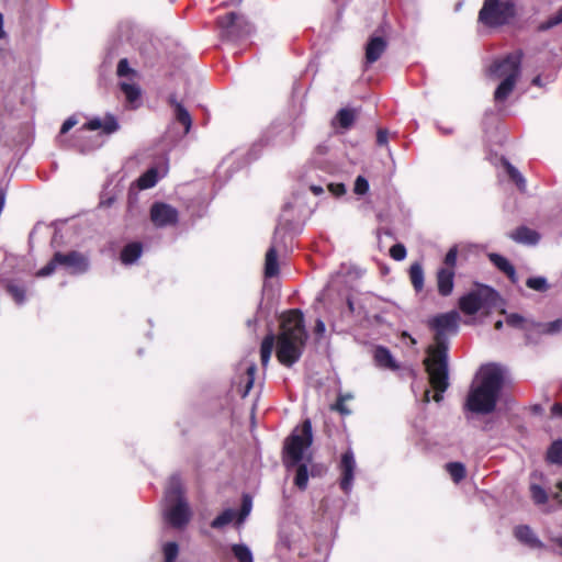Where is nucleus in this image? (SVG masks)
Returning <instances> with one entry per match:
<instances>
[{"label": "nucleus", "instance_id": "obj_1", "mask_svg": "<svg viewBox=\"0 0 562 562\" xmlns=\"http://www.w3.org/2000/svg\"><path fill=\"white\" fill-rule=\"evenodd\" d=\"M428 326L435 331V346L427 350L428 357L424 360L429 383L436 391L434 400L442 401V393L448 389V334H456L459 328V314L456 311L442 313L428 321Z\"/></svg>", "mask_w": 562, "mask_h": 562}, {"label": "nucleus", "instance_id": "obj_2", "mask_svg": "<svg viewBox=\"0 0 562 562\" xmlns=\"http://www.w3.org/2000/svg\"><path fill=\"white\" fill-rule=\"evenodd\" d=\"M280 327L281 331L278 338L273 334H269L261 342L260 358L263 367H267L270 361L276 340L277 358L285 367H292L303 353L308 337L303 313L300 310H291L283 314Z\"/></svg>", "mask_w": 562, "mask_h": 562}, {"label": "nucleus", "instance_id": "obj_3", "mask_svg": "<svg viewBox=\"0 0 562 562\" xmlns=\"http://www.w3.org/2000/svg\"><path fill=\"white\" fill-rule=\"evenodd\" d=\"M505 379L501 366H482L470 389L464 407L475 414H490L495 409Z\"/></svg>", "mask_w": 562, "mask_h": 562}, {"label": "nucleus", "instance_id": "obj_4", "mask_svg": "<svg viewBox=\"0 0 562 562\" xmlns=\"http://www.w3.org/2000/svg\"><path fill=\"white\" fill-rule=\"evenodd\" d=\"M313 441L312 424L305 419L300 427H296L290 437L286 438L283 448V462L290 469L297 465L294 484L300 490H305L308 482L306 464H300L304 460V453Z\"/></svg>", "mask_w": 562, "mask_h": 562}, {"label": "nucleus", "instance_id": "obj_5", "mask_svg": "<svg viewBox=\"0 0 562 562\" xmlns=\"http://www.w3.org/2000/svg\"><path fill=\"white\" fill-rule=\"evenodd\" d=\"M499 294L487 285H482L463 295L459 300L460 310L468 315H473L481 310L490 311L499 305Z\"/></svg>", "mask_w": 562, "mask_h": 562}, {"label": "nucleus", "instance_id": "obj_6", "mask_svg": "<svg viewBox=\"0 0 562 562\" xmlns=\"http://www.w3.org/2000/svg\"><path fill=\"white\" fill-rule=\"evenodd\" d=\"M57 267H63L72 274H81L88 270L89 260L83 254L78 251H69L67 254L57 251L50 261L37 271L36 276L48 277Z\"/></svg>", "mask_w": 562, "mask_h": 562}, {"label": "nucleus", "instance_id": "obj_7", "mask_svg": "<svg viewBox=\"0 0 562 562\" xmlns=\"http://www.w3.org/2000/svg\"><path fill=\"white\" fill-rule=\"evenodd\" d=\"M515 15L512 0H484L479 12V21L487 26H499L509 22Z\"/></svg>", "mask_w": 562, "mask_h": 562}, {"label": "nucleus", "instance_id": "obj_8", "mask_svg": "<svg viewBox=\"0 0 562 562\" xmlns=\"http://www.w3.org/2000/svg\"><path fill=\"white\" fill-rule=\"evenodd\" d=\"M522 53L515 52L508 54L503 59L496 60L490 68L491 76L505 79L510 78L518 79L520 76V64H521Z\"/></svg>", "mask_w": 562, "mask_h": 562}, {"label": "nucleus", "instance_id": "obj_9", "mask_svg": "<svg viewBox=\"0 0 562 562\" xmlns=\"http://www.w3.org/2000/svg\"><path fill=\"white\" fill-rule=\"evenodd\" d=\"M191 512L186 499L166 503L165 518L176 528H181L190 520Z\"/></svg>", "mask_w": 562, "mask_h": 562}, {"label": "nucleus", "instance_id": "obj_10", "mask_svg": "<svg viewBox=\"0 0 562 562\" xmlns=\"http://www.w3.org/2000/svg\"><path fill=\"white\" fill-rule=\"evenodd\" d=\"M150 220L158 227L173 225L178 222V211L166 203H155L150 209Z\"/></svg>", "mask_w": 562, "mask_h": 562}, {"label": "nucleus", "instance_id": "obj_11", "mask_svg": "<svg viewBox=\"0 0 562 562\" xmlns=\"http://www.w3.org/2000/svg\"><path fill=\"white\" fill-rule=\"evenodd\" d=\"M339 467L341 471L340 487L348 494L352 487L356 470V460L352 450L349 449L341 456Z\"/></svg>", "mask_w": 562, "mask_h": 562}, {"label": "nucleus", "instance_id": "obj_12", "mask_svg": "<svg viewBox=\"0 0 562 562\" xmlns=\"http://www.w3.org/2000/svg\"><path fill=\"white\" fill-rule=\"evenodd\" d=\"M240 16L235 12H229L217 19V24L221 29V35L227 40H235L239 36L238 26Z\"/></svg>", "mask_w": 562, "mask_h": 562}, {"label": "nucleus", "instance_id": "obj_13", "mask_svg": "<svg viewBox=\"0 0 562 562\" xmlns=\"http://www.w3.org/2000/svg\"><path fill=\"white\" fill-rule=\"evenodd\" d=\"M119 123L116 119L108 114L103 120L99 117H94L90 120L88 123H86L81 130H88V131H97L102 130V132L106 135H110L119 130Z\"/></svg>", "mask_w": 562, "mask_h": 562}, {"label": "nucleus", "instance_id": "obj_14", "mask_svg": "<svg viewBox=\"0 0 562 562\" xmlns=\"http://www.w3.org/2000/svg\"><path fill=\"white\" fill-rule=\"evenodd\" d=\"M373 359L375 366L381 369L391 371H396L400 369L398 363L386 347L376 346L373 351Z\"/></svg>", "mask_w": 562, "mask_h": 562}, {"label": "nucleus", "instance_id": "obj_15", "mask_svg": "<svg viewBox=\"0 0 562 562\" xmlns=\"http://www.w3.org/2000/svg\"><path fill=\"white\" fill-rule=\"evenodd\" d=\"M279 234V228H276L272 245L268 249L266 254V262H265V274L268 278H272L279 273V263H278V249H277V238Z\"/></svg>", "mask_w": 562, "mask_h": 562}, {"label": "nucleus", "instance_id": "obj_16", "mask_svg": "<svg viewBox=\"0 0 562 562\" xmlns=\"http://www.w3.org/2000/svg\"><path fill=\"white\" fill-rule=\"evenodd\" d=\"M386 41L382 36H372L366 46V63H375L386 49Z\"/></svg>", "mask_w": 562, "mask_h": 562}, {"label": "nucleus", "instance_id": "obj_17", "mask_svg": "<svg viewBox=\"0 0 562 562\" xmlns=\"http://www.w3.org/2000/svg\"><path fill=\"white\" fill-rule=\"evenodd\" d=\"M454 286V270L447 268H439L437 271V288L442 296H448L452 293Z\"/></svg>", "mask_w": 562, "mask_h": 562}, {"label": "nucleus", "instance_id": "obj_18", "mask_svg": "<svg viewBox=\"0 0 562 562\" xmlns=\"http://www.w3.org/2000/svg\"><path fill=\"white\" fill-rule=\"evenodd\" d=\"M516 538L524 544L531 549H543V542L536 536L533 530L526 525L517 526L515 528Z\"/></svg>", "mask_w": 562, "mask_h": 562}, {"label": "nucleus", "instance_id": "obj_19", "mask_svg": "<svg viewBox=\"0 0 562 562\" xmlns=\"http://www.w3.org/2000/svg\"><path fill=\"white\" fill-rule=\"evenodd\" d=\"M169 103L173 106V115L177 122L184 127V134H188L192 126V119L188 110L177 101L175 95L169 97Z\"/></svg>", "mask_w": 562, "mask_h": 562}, {"label": "nucleus", "instance_id": "obj_20", "mask_svg": "<svg viewBox=\"0 0 562 562\" xmlns=\"http://www.w3.org/2000/svg\"><path fill=\"white\" fill-rule=\"evenodd\" d=\"M509 237L515 241L525 245H536L540 239V235L536 231L526 226L518 227L509 234Z\"/></svg>", "mask_w": 562, "mask_h": 562}, {"label": "nucleus", "instance_id": "obj_21", "mask_svg": "<svg viewBox=\"0 0 562 562\" xmlns=\"http://www.w3.org/2000/svg\"><path fill=\"white\" fill-rule=\"evenodd\" d=\"M180 499H184L182 483L178 475H172L165 492V501L166 503H172Z\"/></svg>", "mask_w": 562, "mask_h": 562}, {"label": "nucleus", "instance_id": "obj_22", "mask_svg": "<svg viewBox=\"0 0 562 562\" xmlns=\"http://www.w3.org/2000/svg\"><path fill=\"white\" fill-rule=\"evenodd\" d=\"M356 117V110L348 108L340 109L336 116L333 119V125L335 127H340L344 131H347L353 125Z\"/></svg>", "mask_w": 562, "mask_h": 562}, {"label": "nucleus", "instance_id": "obj_23", "mask_svg": "<svg viewBox=\"0 0 562 562\" xmlns=\"http://www.w3.org/2000/svg\"><path fill=\"white\" fill-rule=\"evenodd\" d=\"M491 262L502 272H504L513 282L517 281L516 270L514 266L503 256L498 254H490Z\"/></svg>", "mask_w": 562, "mask_h": 562}, {"label": "nucleus", "instance_id": "obj_24", "mask_svg": "<svg viewBox=\"0 0 562 562\" xmlns=\"http://www.w3.org/2000/svg\"><path fill=\"white\" fill-rule=\"evenodd\" d=\"M530 324L532 325V331H536L540 335H555L562 330L561 318H558L549 323H539L532 321V323Z\"/></svg>", "mask_w": 562, "mask_h": 562}, {"label": "nucleus", "instance_id": "obj_25", "mask_svg": "<svg viewBox=\"0 0 562 562\" xmlns=\"http://www.w3.org/2000/svg\"><path fill=\"white\" fill-rule=\"evenodd\" d=\"M517 80L518 79H513V77L502 79L501 83L498 85V87L496 88V90L494 92L495 101L496 102L505 101L508 98V95L513 92Z\"/></svg>", "mask_w": 562, "mask_h": 562}, {"label": "nucleus", "instance_id": "obj_26", "mask_svg": "<svg viewBox=\"0 0 562 562\" xmlns=\"http://www.w3.org/2000/svg\"><path fill=\"white\" fill-rule=\"evenodd\" d=\"M409 280L416 292L424 289L425 274L423 266L419 262H414L409 268Z\"/></svg>", "mask_w": 562, "mask_h": 562}, {"label": "nucleus", "instance_id": "obj_27", "mask_svg": "<svg viewBox=\"0 0 562 562\" xmlns=\"http://www.w3.org/2000/svg\"><path fill=\"white\" fill-rule=\"evenodd\" d=\"M506 323L512 327L524 329L527 338H529L532 333V325L530 324L532 319L525 318L519 314L513 313L507 315Z\"/></svg>", "mask_w": 562, "mask_h": 562}, {"label": "nucleus", "instance_id": "obj_28", "mask_svg": "<svg viewBox=\"0 0 562 562\" xmlns=\"http://www.w3.org/2000/svg\"><path fill=\"white\" fill-rule=\"evenodd\" d=\"M142 250L143 248L139 243H132L126 245L121 252L122 262L125 265L135 262L140 257Z\"/></svg>", "mask_w": 562, "mask_h": 562}, {"label": "nucleus", "instance_id": "obj_29", "mask_svg": "<svg viewBox=\"0 0 562 562\" xmlns=\"http://www.w3.org/2000/svg\"><path fill=\"white\" fill-rule=\"evenodd\" d=\"M159 178L158 169L151 167L137 179V187L140 190L153 188L158 182Z\"/></svg>", "mask_w": 562, "mask_h": 562}, {"label": "nucleus", "instance_id": "obj_30", "mask_svg": "<svg viewBox=\"0 0 562 562\" xmlns=\"http://www.w3.org/2000/svg\"><path fill=\"white\" fill-rule=\"evenodd\" d=\"M121 90L124 93L125 99L128 102V104L133 108H136L137 106L136 102H138L139 97H140L139 87L134 83L122 82Z\"/></svg>", "mask_w": 562, "mask_h": 562}, {"label": "nucleus", "instance_id": "obj_31", "mask_svg": "<svg viewBox=\"0 0 562 562\" xmlns=\"http://www.w3.org/2000/svg\"><path fill=\"white\" fill-rule=\"evenodd\" d=\"M502 161H503V165H504L509 178L516 183V186L518 187V189L520 191H525V189H526L525 177L508 160L503 159Z\"/></svg>", "mask_w": 562, "mask_h": 562}, {"label": "nucleus", "instance_id": "obj_32", "mask_svg": "<svg viewBox=\"0 0 562 562\" xmlns=\"http://www.w3.org/2000/svg\"><path fill=\"white\" fill-rule=\"evenodd\" d=\"M7 292L12 296L16 304L22 305L26 300V290L24 286L14 282H8L5 285Z\"/></svg>", "mask_w": 562, "mask_h": 562}, {"label": "nucleus", "instance_id": "obj_33", "mask_svg": "<svg viewBox=\"0 0 562 562\" xmlns=\"http://www.w3.org/2000/svg\"><path fill=\"white\" fill-rule=\"evenodd\" d=\"M236 517V512L234 509H225L221 515L214 518L211 522V527L214 529H222L228 524H231Z\"/></svg>", "mask_w": 562, "mask_h": 562}, {"label": "nucleus", "instance_id": "obj_34", "mask_svg": "<svg viewBox=\"0 0 562 562\" xmlns=\"http://www.w3.org/2000/svg\"><path fill=\"white\" fill-rule=\"evenodd\" d=\"M448 473L450 474L451 479L459 483L465 477V467L461 462H450L446 465Z\"/></svg>", "mask_w": 562, "mask_h": 562}, {"label": "nucleus", "instance_id": "obj_35", "mask_svg": "<svg viewBox=\"0 0 562 562\" xmlns=\"http://www.w3.org/2000/svg\"><path fill=\"white\" fill-rule=\"evenodd\" d=\"M232 551L239 562H254L252 553L246 544H234Z\"/></svg>", "mask_w": 562, "mask_h": 562}, {"label": "nucleus", "instance_id": "obj_36", "mask_svg": "<svg viewBox=\"0 0 562 562\" xmlns=\"http://www.w3.org/2000/svg\"><path fill=\"white\" fill-rule=\"evenodd\" d=\"M548 460L551 463L562 465V441H554L548 450Z\"/></svg>", "mask_w": 562, "mask_h": 562}, {"label": "nucleus", "instance_id": "obj_37", "mask_svg": "<svg viewBox=\"0 0 562 562\" xmlns=\"http://www.w3.org/2000/svg\"><path fill=\"white\" fill-rule=\"evenodd\" d=\"M526 285L537 292H546L549 290V283L544 277H531L526 281Z\"/></svg>", "mask_w": 562, "mask_h": 562}, {"label": "nucleus", "instance_id": "obj_38", "mask_svg": "<svg viewBox=\"0 0 562 562\" xmlns=\"http://www.w3.org/2000/svg\"><path fill=\"white\" fill-rule=\"evenodd\" d=\"M531 498L537 505H543L548 502V493L540 485L531 484L530 486Z\"/></svg>", "mask_w": 562, "mask_h": 562}, {"label": "nucleus", "instance_id": "obj_39", "mask_svg": "<svg viewBox=\"0 0 562 562\" xmlns=\"http://www.w3.org/2000/svg\"><path fill=\"white\" fill-rule=\"evenodd\" d=\"M162 553L165 562H175L179 553V547L173 541L167 542L162 547Z\"/></svg>", "mask_w": 562, "mask_h": 562}, {"label": "nucleus", "instance_id": "obj_40", "mask_svg": "<svg viewBox=\"0 0 562 562\" xmlns=\"http://www.w3.org/2000/svg\"><path fill=\"white\" fill-rule=\"evenodd\" d=\"M252 507L251 498L248 495L243 497L241 508L238 513V522L241 524L250 514Z\"/></svg>", "mask_w": 562, "mask_h": 562}, {"label": "nucleus", "instance_id": "obj_41", "mask_svg": "<svg viewBox=\"0 0 562 562\" xmlns=\"http://www.w3.org/2000/svg\"><path fill=\"white\" fill-rule=\"evenodd\" d=\"M457 258H458V247L453 246L451 247L448 252L445 256L443 263L445 268L454 270V267L457 265Z\"/></svg>", "mask_w": 562, "mask_h": 562}, {"label": "nucleus", "instance_id": "obj_42", "mask_svg": "<svg viewBox=\"0 0 562 562\" xmlns=\"http://www.w3.org/2000/svg\"><path fill=\"white\" fill-rule=\"evenodd\" d=\"M407 251L403 244H395L390 248V256L396 260L402 261L406 258Z\"/></svg>", "mask_w": 562, "mask_h": 562}, {"label": "nucleus", "instance_id": "obj_43", "mask_svg": "<svg viewBox=\"0 0 562 562\" xmlns=\"http://www.w3.org/2000/svg\"><path fill=\"white\" fill-rule=\"evenodd\" d=\"M560 23H562V7L540 25V30H549Z\"/></svg>", "mask_w": 562, "mask_h": 562}, {"label": "nucleus", "instance_id": "obj_44", "mask_svg": "<svg viewBox=\"0 0 562 562\" xmlns=\"http://www.w3.org/2000/svg\"><path fill=\"white\" fill-rule=\"evenodd\" d=\"M353 191L358 195H363L369 191V182L363 176L356 178Z\"/></svg>", "mask_w": 562, "mask_h": 562}, {"label": "nucleus", "instance_id": "obj_45", "mask_svg": "<svg viewBox=\"0 0 562 562\" xmlns=\"http://www.w3.org/2000/svg\"><path fill=\"white\" fill-rule=\"evenodd\" d=\"M246 372H247L246 390L243 393V396H246L248 394L249 390L252 387V384L255 381L256 364L255 363L247 364Z\"/></svg>", "mask_w": 562, "mask_h": 562}, {"label": "nucleus", "instance_id": "obj_46", "mask_svg": "<svg viewBox=\"0 0 562 562\" xmlns=\"http://www.w3.org/2000/svg\"><path fill=\"white\" fill-rule=\"evenodd\" d=\"M278 549L291 551L293 550V541L289 538V536L282 530L279 535Z\"/></svg>", "mask_w": 562, "mask_h": 562}, {"label": "nucleus", "instance_id": "obj_47", "mask_svg": "<svg viewBox=\"0 0 562 562\" xmlns=\"http://www.w3.org/2000/svg\"><path fill=\"white\" fill-rule=\"evenodd\" d=\"M116 72L119 77H126L134 74L135 71L130 67L128 60L123 58L117 64Z\"/></svg>", "mask_w": 562, "mask_h": 562}, {"label": "nucleus", "instance_id": "obj_48", "mask_svg": "<svg viewBox=\"0 0 562 562\" xmlns=\"http://www.w3.org/2000/svg\"><path fill=\"white\" fill-rule=\"evenodd\" d=\"M333 408L337 412H339L340 414L342 415H349L351 413V411L345 405V397L344 396H338L335 405L333 406Z\"/></svg>", "mask_w": 562, "mask_h": 562}, {"label": "nucleus", "instance_id": "obj_49", "mask_svg": "<svg viewBox=\"0 0 562 562\" xmlns=\"http://www.w3.org/2000/svg\"><path fill=\"white\" fill-rule=\"evenodd\" d=\"M328 190L335 196H341L346 193V187L344 183H329Z\"/></svg>", "mask_w": 562, "mask_h": 562}, {"label": "nucleus", "instance_id": "obj_50", "mask_svg": "<svg viewBox=\"0 0 562 562\" xmlns=\"http://www.w3.org/2000/svg\"><path fill=\"white\" fill-rule=\"evenodd\" d=\"M389 140V131L385 128H379L376 132V143L380 146H384Z\"/></svg>", "mask_w": 562, "mask_h": 562}, {"label": "nucleus", "instance_id": "obj_51", "mask_svg": "<svg viewBox=\"0 0 562 562\" xmlns=\"http://www.w3.org/2000/svg\"><path fill=\"white\" fill-rule=\"evenodd\" d=\"M77 124V120L74 116L68 117L60 127V134H66Z\"/></svg>", "mask_w": 562, "mask_h": 562}, {"label": "nucleus", "instance_id": "obj_52", "mask_svg": "<svg viewBox=\"0 0 562 562\" xmlns=\"http://www.w3.org/2000/svg\"><path fill=\"white\" fill-rule=\"evenodd\" d=\"M325 323L322 319H317L315 324V333L322 336L325 333Z\"/></svg>", "mask_w": 562, "mask_h": 562}, {"label": "nucleus", "instance_id": "obj_53", "mask_svg": "<svg viewBox=\"0 0 562 562\" xmlns=\"http://www.w3.org/2000/svg\"><path fill=\"white\" fill-rule=\"evenodd\" d=\"M557 487L560 490V492L558 493H554L552 495L553 499H555L558 503L562 504V481H560L558 484H557Z\"/></svg>", "mask_w": 562, "mask_h": 562}, {"label": "nucleus", "instance_id": "obj_54", "mask_svg": "<svg viewBox=\"0 0 562 562\" xmlns=\"http://www.w3.org/2000/svg\"><path fill=\"white\" fill-rule=\"evenodd\" d=\"M551 412H552L553 415L562 417V403H555L552 406Z\"/></svg>", "mask_w": 562, "mask_h": 562}, {"label": "nucleus", "instance_id": "obj_55", "mask_svg": "<svg viewBox=\"0 0 562 562\" xmlns=\"http://www.w3.org/2000/svg\"><path fill=\"white\" fill-rule=\"evenodd\" d=\"M310 189L315 195L324 193V188L322 186L312 184Z\"/></svg>", "mask_w": 562, "mask_h": 562}, {"label": "nucleus", "instance_id": "obj_56", "mask_svg": "<svg viewBox=\"0 0 562 562\" xmlns=\"http://www.w3.org/2000/svg\"><path fill=\"white\" fill-rule=\"evenodd\" d=\"M4 35L3 32V15L0 13V38Z\"/></svg>", "mask_w": 562, "mask_h": 562}, {"label": "nucleus", "instance_id": "obj_57", "mask_svg": "<svg viewBox=\"0 0 562 562\" xmlns=\"http://www.w3.org/2000/svg\"><path fill=\"white\" fill-rule=\"evenodd\" d=\"M532 85H535V86H539V87H540V86L542 85V82H541V77H540V76L535 77V78L532 79Z\"/></svg>", "mask_w": 562, "mask_h": 562}, {"label": "nucleus", "instance_id": "obj_58", "mask_svg": "<svg viewBox=\"0 0 562 562\" xmlns=\"http://www.w3.org/2000/svg\"><path fill=\"white\" fill-rule=\"evenodd\" d=\"M430 401V391L429 390H426L424 392V402L425 403H428Z\"/></svg>", "mask_w": 562, "mask_h": 562}, {"label": "nucleus", "instance_id": "obj_59", "mask_svg": "<svg viewBox=\"0 0 562 562\" xmlns=\"http://www.w3.org/2000/svg\"><path fill=\"white\" fill-rule=\"evenodd\" d=\"M551 540L562 548V537L551 538Z\"/></svg>", "mask_w": 562, "mask_h": 562}, {"label": "nucleus", "instance_id": "obj_60", "mask_svg": "<svg viewBox=\"0 0 562 562\" xmlns=\"http://www.w3.org/2000/svg\"><path fill=\"white\" fill-rule=\"evenodd\" d=\"M347 304H348L349 311L353 312L355 311L353 302L350 299H348Z\"/></svg>", "mask_w": 562, "mask_h": 562}, {"label": "nucleus", "instance_id": "obj_61", "mask_svg": "<svg viewBox=\"0 0 562 562\" xmlns=\"http://www.w3.org/2000/svg\"><path fill=\"white\" fill-rule=\"evenodd\" d=\"M339 396H344L345 397V402L353 398L352 394H350V393L340 394Z\"/></svg>", "mask_w": 562, "mask_h": 562}, {"label": "nucleus", "instance_id": "obj_62", "mask_svg": "<svg viewBox=\"0 0 562 562\" xmlns=\"http://www.w3.org/2000/svg\"><path fill=\"white\" fill-rule=\"evenodd\" d=\"M495 328H496V329H502V328H503V322H502V321H497V322L495 323Z\"/></svg>", "mask_w": 562, "mask_h": 562}, {"label": "nucleus", "instance_id": "obj_63", "mask_svg": "<svg viewBox=\"0 0 562 562\" xmlns=\"http://www.w3.org/2000/svg\"><path fill=\"white\" fill-rule=\"evenodd\" d=\"M241 0H236L237 3H239Z\"/></svg>", "mask_w": 562, "mask_h": 562}]
</instances>
